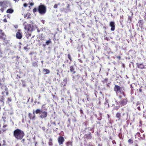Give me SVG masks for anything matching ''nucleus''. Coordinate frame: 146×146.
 <instances>
[{"instance_id": "nucleus-8", "label": "nucleus", "mask_w": 146, "mask_h": 146, "mask_svg": "<svg viewBox=\"0 0 146 146\" xmlns=\"http://www.w3.org/2000/svg\"><path fill=\"white\" fill-rule=\"evenodd\" d=\"M128 102V99L127 98L122 99L119 102V103L121 106L126 105Z\"/></svg>"}, {"instance_id": "nucleus-21", "label": "nucleus", "mask_w": 146, "mask_h": 146, "mask_svg": "<svg viewBox=\"0 0 146 146\" xmlns=\"http://www.w3.org/2000/svg\"><path fill=\"white\" fill-rule=\"evenodd\" d=\"M29 5H30L29 6V9H31V7L33 6L34 5V3L33 2H31L29 1L28 3Z\"/></svg>"}, {"instance_id": "nucleus-52", "label": "nucleus", "mask_w": 146, "mask_h": 146, "mask_svg": "<svg viewBox=\"0 0 146 146\" xmlns=\"http://www.w3.org/2000/svg\"><path fill=\"white\" fill-rule=\"evenodd\" d=\"M79 61L80 63H82V61L81 59H79Z\"/></svg>"}, {"instance_id": "nucleus-13", "label": "nucleus", "mask_w": 146, "mask_h": 146, "mask_svg": "<svg viewBox=\"0 0 146 146\" xmlns=\"http://www.w3.org/2000/svg\"><path fill=\"white\" fill-rule=\"evenodd\" d=\"M116 117L118 118V120H120L121 119V113L119 112H117L116 113L115 115Z\"/></svg>"}, {"instance_id": "nucleus-32", "label": "nucleus", "mask_w": 146, "mask_h": 146, "mask_svg": "<svg viewBox=\"0 0 146 146\" xmlns=\"http://www.w3.org/2000/svg\"><path fill=\"white\" fill-rule=\"evenodd\" d=\"M87 146H95L94 145H93L91 142H89Z\"/></svg>"}, {"instance_id": "nucleus-59", "label": "nucleus", "mask_w": 146, "mask_h": 146, "mask_svg": "<svg viewBox=\"0 0 146 146\" xmlns=\"http://www.w3.org/2000/svg\"><path fill=\"white\" fill-rule=\"evenodd\" d=\"M139 91L141 92H142V90L141 89H139Z\"/></svg>"}, {"instance_id": "nucleus-48", "label": "nucleus", "mask_w": 146, "mask_h": 146, "mask_svg": "<svg viewBox=\"0 0 146 146\" xmlns=\"http://www.w3.org/2000/svg\"><path fill=\"white\" fill-rule=\"evenodd\" d=\"M1 101L3 102V100H4V99L3 98V96L2 97V98H1Z\"/></svg>"}, {"instance_id": "nucleus-4", "label": "nucleus", "mask_w": 146, "mask_h": 146, "mask_svg": "<svg viewBox=\"0 0 146 146\" xmlns=\"http://www.w3.org/2000/svg\"><path fill=\"white\" fill-rule=\"evenodd\" d=\"M35 113L36 114H39V117L42 119L45 118L48 115L47 112L45 111H43L39 109H36Z\"/></svg>"}, {"instance_id": "nucleus-41", "label": "nucleus", "mask_w": 146, "mask_h": 146, "mask_svg": "<svg viewBox=\"0 0 146 146\" xmlns=\"http://www.w3.org/2000/svg\"><path fill=\"white\" fill-rule=\"evenodd\" d=\"M3 21L5 23H6L7 22V21L6 19H4L3 20Z\"/></svg>"}, {"instance_id": "nucleus-44", "label": "nucleus", "mask_w": 146, "mask_h": 146, "mask_svg": "<svg viewBox=\"0 0 146 146\" xmlns=\"http://www.w3.org/2000/svg\"><path fill=\"white\" fill-rule=\"evenodd\" d=\"M140 104V103L139 102H137L136 103V106H137L138 105H139Z\"/></svg>"}, {"instance_id": "nucleus-6", "label": "nucleus", "mask_w": 146, "mask_h": 146, "mask_svg": "<svg viewBox=\"0 0 146 146\" xmlns=\"http://www.w3.org/2000/svg\"><path fill=\"white\" fill-rule=\"evenodd\" d=\"M36 27V25L31 21L28 24V31H32L35 30Z\"/></svg>"}, {"instance_id": "nucleus-57", "label": "nucleus", "mask_w": 146, "mask_h": 146, "mask_svg": "<svg viewBox=\"0 0 146 146\" xmlns=\"http://www.w3.org/2000/svg\"><path fill=\"white\" fill-rule=\"evenodd\" d=\"M6 94L7 95H8L9 94L8 92L7 91L6 93Z\"/></svg>"}, {"instance_id": "nucleus-40", "label": "nucleus", "mask_w": 146, "mask_h": 146, "mask_svg": "<svg viewBox=\"0 0 146 146\" xmlns=\"http://www.w3.org/2000/svg\"><path fill=\"white\" fill-rule=\"evenodd\" d=\"M80 112L81 114H83V112L82 111V110L81 109L80 110Z\"/></svg>"}, {"instance_id": "nucleus-2", "label": "nucleus", "mask_w": 146, "mask_h": 146, "mask_svg": "<svg viewBox=\"0 0 146 146\" xmlns=\"http://www.w3.org/2000/svg\"><path fill=\"white\" fill-rule=\"evenodd\" d=\"M13 135L17 140L22 139L25 135L24 132L19 129H16L13 132Z\"/></svg>"}, {"instance_id": "nucleus-29", "label": "nucleus", "mask_w": 146, "mask_h": 146, "mask_svg": "<svg viewBox=\"0 0 146 146\" xmlns=\"http://www.w3.org/2000/svg\"><path fill=\"white\" fill-rule=\"evenodd\" d=\"M67 78H65L63 80V81L65 83V84H64V86H66V84L67 83Z\"/></svg>"}, {"instance_id": "nucleus-33", "label": "nucleus", "mask_w": 146, "mask_h": 146, "mask_svg": "<svg viewBox=\"0 0 146 146\" xmlns=\"http://www.w3.org/2000/svg\"><path fill=\"white\" fill-rule=\"evenodd\" d=\"M58 7V5L57 4H55L54 6V8H56Z\"/></svg>"}, {"instance_id": "nucleus-63", "label": "nucleus", "mask_w": 146, "mask_h": 146, "mask_svg": "<svg viewBox=\"0 0 146 146\" xmlns=\"http://www.w3.org/2000/svg\"><path fill=\"white\" fill-rule=\"evenodd\" d=\"M6 129H3V132H5V131H6Z\"/></svg>"}, {"instance_id": "nucleus-27", "label": "nucleus", "mask_w": 146, "mask_h": 146, "mask_svg": "<svg viewBox=\"0 0 146 146\" xmlns=\"http://www.w3.org/2000/svg\"><path fill=\"white\" fill-rule=\"evenodd\" d=\"M68 59L70 60V62H71L72 61V58L70 55L69 54H68Z\"/></svg>"}, {"instance_id": "nucleus-28", "label": "nucleus", "mask_w": 146, "mask_h": 146, "mask_svg": "<svg viewBox=\"0 0 146 146\" xmlns=\"http://www.w3.org/2000/svg\"><path fill=\"white\" fill-rule=\"evenodd\" d=\"M138 23L140 24L141 25H142L143 24V20H139Z\"/></svg>"}, {"instance_id": "nucleus-3", "label": "nucleus", "mask_w": 146, "mask_h": 146, "mask_svg": "<svg viewBox=\"0 0 146 146\" xmlns=\"http://www.w3.org/2000/svg\"><path fill=\"white\" fill-rule=\"evenodd\" d=\"M92 132V133H93L94 132V129L93 128L88 127L85 128V132L86 133L84 136L86 139H91L92 138V136L91 134V132L90 131Z\"/></svg>"}, {"instance_id": "nucleus-42", "label": "nucleus", "mask_w": 146, "mask_h": 146, "mask_svg": "<svg viewBox=\"0 0 146 146\" xmlns=\"http://www.w3.org/2000/svg\"><path fill=\"white\" fill-rule=\"evenodd\" d=\"M23 6L24 7H27V3H25L23 4Z\"/></svg>"}, {"instance_id": "nucleus-25", "label": "nucleus", "mask_w": 146, "mask_h": 146, "mask_svg": "<svg viewBox=\"0 0 146 146\" xmlns=\"http://www.w3.org/2000/svg\"><path fill=\"white\" fill-rule=\"evenodd\" d=\"M128 142L129 143L131 144H132L133 142L132 139H129L128 141Z\"/></svg>"}, {"instance_id": "nucleus-54", "label": "nucleus", "mask_w": 146, "mask_h": 146, "mask_svg": "<svg viewBox=\"0 0 146 146\" xmlns=\"http://www.w3.org/2000/svg\"><path fill=\"white\" fill-rule=\"evenodd\" d=\"M102 144H98V146H102Z\"/></svg>"}, {"instance_id": "nucleus-19", "label": "nucleus", "mask_w": 146, "mask_h": 146, "mask_svg": "<svg viewBox=\"0 0 146 146\" xmlns=\"http://www.w3.org/2000/svg\"><path fill=\"white\" fill-rule=\"evenodd\" d=\"M66 146H72V141H68L66 143Z\"/></svg>"}, {"instance_id": "nucleus-23", "label": "nucleus", "mask_w": 146, "mask_h": 146, "mask_svg": "<svg viewBox=\"0 0 146 146\" xmlns=\"http://www.w3.org/2000/svg\"><path fill=\"white\" fill-rule=\"evenodd\" d=\"M51 43V39H49L46 42V44L47 45H49V44Z\"/></svg>"}, {"instance_id": "nucleus-60", "label": "nucleus", "mask_w": 146, "mask_h": 146, "mask_svg": "<svg viewBox=\"0 0 146 146\" xmlns=\"http://www.w3.org/2000/svg\"><path fill=\"white\" fill-rule=\"evenodd\" d=\"M106 86H107L108 87H109V86H110L108 84H107L106 85Z\"/></svg>"}, {"instance_id": "nucleus-5", "label": "nucleus", "mask_w": 146, "mask_h": 146, "mask_svg": "<svg viewBox=\"0 0 146 146\" xmlns=\"http://www.w3.org/2000/svg\"><path fill=\"white\" fill-rule=\"evenodd\" d=\"M114 91L117 94L118 93H120L122 94L124 97H125L126 95L124 92L122 90V87H121L118 85H115L114 87Z\"/></svg>"}, {"instance_id": "nucleus-17", "label": "nucleus", "mask_w": 146, "mask_h": 146, "mask_svg": "<svg viewBox=\"0 0 146 146\" xmlns=\"http://www.w3.org/2000/svg\"><path fill=\"white\" fill-rule=\"evenodd\" d=\"M48 144L50 146H52L53 145V139L52 138H50L49 139Z\"/></svg>"}, {"instance_id": "nucleus-43", "label": "nucleus", "mask_w": 146, "mask_h": 146, "mask_svg": "<svg viewBox=\"0 0 146 146\" xmlns=\"http://www.w3.org/2000/svg\"><path fill=\"white\" fill-rule=\"evenodd\" d=\"M42 129L44 131L45 130V127H42Z\"/></svg>"}, {"instance_id": "nucleus-7", "label": "nucleus", "mask_w": 146, "mask_h": 146, "mask_svg": "<svg viewBox=\"0 0 146 146\" xmlns=\"http://www.w3.org/2000/svg\"><path fill=\"white\" fill-rule=\"evenodd\" d=\"M0 39L3 40L4 42L6 39V35L1 29H0Z\"/></svg>"}, {"instance_id": "nucleus-31", "label": "nucleus", "mask_w": 146, "mask_h": 146, "mask_svg": "<svg viewBox=\"0 0 146 146\" xmlns=\"http://www.w3.org/2000/svg\"><path fill=\"white\" fill-rule=\"evenodd\" d=\"M3 4H4V3H3V2H1L0 3V7H2L3 6H4V5H3Z\"/></svg>"}, {"instance_id": "nucleus-38", "label": "nucleus", "mask_w": 146, "mask_h": 146, "mask_svg": "<svg viewBox=\"0 0 146 146\" xmlns=\"http://www.w3.org/2000/svg\"><path fill=\"white\" fill-rule=\"evenodd\" d=\"M10 102H11L12 101V99L11 98H9L7 99Z\"/></svg>"}, {"instance_id": "nucleus-24", "label": "nucleus", "mask_w": 146, "mask_h": 146, "mask_svg": "<svg viewBox=\"0 0 146 146\" xmlns=\"http://www.w3.org/2000/svg\"><path fill=\"white\" fill-rule=\"evenodd\" d=\"M104 105L105 106H106L107 107H109V104L107 101V100H106L105 102L104 103Z\"/></svg>"}, {"instance_id": "nucleus-14", "label": "nucleus", "mask_w": 146, "mask_h": 146, "mask_svg": "<svg viewBox=\"0 0 146 146\" xmlns=\"http://www.w3.org/2000/svg\"><path fill=\"white\" fill-rule=\"evenodd\" d=\"M35 111L33 112V114L29 113V116L31 119H35Z\"/></svg>"}, {"instance_id": "nucleus-62", "label": "nucleus", "mask_w": 146, "mask_h": 146, "mask_svg": "<svg viewBox=\"0 0 146 146\" xmlns=\"http://www.w3.org/2000/svg\"><path fill=\"white\" fill-rule=\"evenodd\" d=\"M113 144H114V143H115V144H116V143L115 141H113Z\"/></svg>"}, {"instance_id": "nucleus-55", "label": "nucleus", "mask_w": 146, "mask_h": 146, "mask_svg": "<svg viewBox=\"0 0 146 146\" xmlns=\"http://www.w3.org/2000/svg\"><path fill=\"white\" fill-rule=\"evenodd\" d=\"M53 124L54 125H56V123L55 122H54L53 123Z\"/></svg>"}, {"instance_id": "nucleus-51", "label": "nucleus", "mask_w": 146, "mask_h": 146, "mask_svg": "<svg viewBox=\"0 0 146 146\" xmlns=\"http://www.w3.org/2000/svg\"><path fill=\"white\" fill-rule=\"evenodd\" d=\"M137 134L139 136L140 135V133L139 132H138V133H137Z\"/></svg>"}, {"instance_id": "nucleus-16", "label": "nucleus", "mask_w": 146, "mask_h": 146, "mask_svg": "<svg viewBox=\"0 0 146 146\" xmlns=\"http://www.w3.org/2000/svg\"><path fill=\"white\" fill-rule=\"evenodd\" d=\"M75 68L74 66H71L70 67V70L71 72H72L74 74L76 73V71L74 70Z\"/></svg>"}, {"instance_id": "nucleus-39", "label": "nucleus", "mask_w": 146, "mask_h": 146, "mask_svg": "<svg viewBox=\"0 0 146 146\" xmlns=\"http://www.w3.org/2000/svg\"><path fill=\"white\" fill-rule=\"evenodd\" d=\"M86 99L88 101H89L90 100V98H89V95L87 96V97H86Z\"/></svg>"}, {"instance_id": "nucleus-50", "label": "nucleus", "mask_w": 146, "mask_h": 146, "mask_svg": "<svg viewBox=\"0 0 146 146\" xmlns=\"http://www.w3.org/2000/svg\"><path fill=\"white\" fill-rule=\"evenodd\" d=\"M27 48V46H25V47H24V49L25 50H26Z\"/></svg>"}, {"instance_id": "nucleus-58", "label": "nucleus", "mask_w": 146, "mask_h": 146, "mask_svg": "<svg viewBox=\"0 0 146 146\" xmlns=\"http://www.w3.org/2000/svg\"><path fill=\"white\" fill-rule=\"evenodd\" d=\"M72 78H73V80H75V77L74 76H73V77H72Z\"/></svg>"}, {"instance_id": "nucleus-64", "label": "nucleus", "mask_w": 146, "mask_h": 146, "mask_svg": "<svg viewBox=\"0 0 146 146\" xmlns=\"http://www.w3.org/2000/svg\"><path fill=\"white\" fill-rule=\"evenodd\" d=\"M25 29H27V27L26 26H25Z\"/></svg>"}, {"instance_id": "nucleus-18", "label": "nucleus", "mask_w": 146, "mask_h": 146, "mask_svg": "<svg viewBox=\"0 0 146 146\" xmlns=\"http://www.w3.org/2000/svg\"><path fill=\"white\" fill-rule=\"evenodd\" d=\"M13 12L14 10L11 8L8 9L6 11V12L7 13H9L11 14L13 13Z\"/></svg>"}, {"instance_id": "nucleus-56", "label": "nucleus", "mask_w": 146, "mask_h": 146, "mask_svg": "<svg viewBox=\"0 0 146 146\" xmlns=\"http://www.w3.org/2000/svg\"><path fill=\"white\" fill-rule=\"evenodd\" d=\"M27 14H26L24 16V18H25L26 17H27Z\"/></svg>"}, {"instance_id": "nucleus-34", "label": "nucleus", "mask_w": 146, "mask_h": 146, "mask_svg": "<svg viewBox=\"0 0 146 146\" xmlns=\"http://www.w3.org/2000/svg\"><path fill=\"white\" fill-rule=\"evenodd\" d=\"M104 39L107 40V41H108L110 40L107 37H104Z\"/></svg>"}, {"instance_id": "nucleus-47", "label": "nucleus", "mask_w": 146, "mask_h": 146, "mask_svg": "<svg viewBox=\"0 0 146 146\" xmlns=\"http://www.w3.org/2000/svg\"><path fill=\"white\" fill-rule=\"evenodd\" d=\"M7 124L4 125H3V128H5V127H7Z\"/></svg>"}, {"instance_id": "nucleus-35", "label": "nucleus", "mask_w": 146, "mask_h": 146, "mask_svg": "<svg viewBox=\"0 0 146 146\" xmlns=\"http://www.w3.org/2000/svg\"><path fill=\"white\" fill-rule=\"evenodd\" d=\"M139 123L140 125H139V126H141L142 125V121L141 120L139 121Z\"/></svg>"}, {"instance_id": "nucleus-37", "label": "nucleus", "mask_w": 146, "mask_h": 146, "mask_svg": "<svg viewBox=\"0 0 146 146\" xmlns=\"http://www.w3.org/2000/svg\"><path fill=\"white\" fill-rule=\"evenodd\" d=\"M80 77V75L79 74H77L76 75V77L77 78V79L78 80L79 79Z\"/></svg>"}, {"instance_id": "nucleus-9", "label": "nucleus", "mask_w": 146, "mask_h": 146, "mask_svg": "<svg viewBox=\"0 0 146 146\" xmlns=\"http://www.w3.org/2000/svg\"><path fill=\"white\" fill-rule=\"evenodd\" d=\"M64 141V138L62 136H60L58 138V141L59 145H62Z\"/></svg>"}, {"instance_id": "nucleus-53", "label": "nucleus", "mask_w": 146, "mask_h": 146, "mask_svg": "<svg viewBox=\"0 0 146 146\" xmlns=\"http://www.w3.org/2000/svg\"><path fill=\"white\" fill-rule=\"evenodd\" d=\"M119 98L120 99L121 98H122V96L121 95H119Z\"/></svg>"}, {"instance_id": "nucleus-61", "label": "nucleus", "mask_w": 146, "mask_h": 146, "mask_svg": "<svg viewBox=\"0 0 146 146\" xmlns=\"http://www.w3.org/2000/svg\"><path fill=\"white\" fill-rule=\"evenodd\" d=\"M68 121L70 123V119H68Z\"/></svg>"}, {"instance_id": "nucleus-46", "label": "nucleus", "mask_w": 146, "mask_h": 146, "mask_svg": "<svg viewBox=\"0 0 146 146\" xmlns=\"http://www.w3.org/2000/svg\"><path fill=\"white\" fill-rule=\"evenodd\" d=\"M117 58H118V59H119V60L121 58V56H118L117 57Z\"/></svg>"}, {"instance_id": "nucleus-45", "label": "nucleus", "mask_w": 146, "mask_h": 146, "mask_svg": "<svg viewBox=\"0 0 146 146\" xmlns=\"http://www.w3.org/2000/svg\"><path fill=\"white\" fill-rule=\"evenodd\" d=\"M137 109H138V110L139 111H141V108H140V106H138V107H137Z\"/></svg>"}, {"instance_id": "nucleus-1", "label": "nucleus", "mask_w": 146, "mask_h": 146, "mask_svg": "<svg viewBox=\"0 0 146 146\" xmlns=\"http://www.w3.org/2000/svg\"><path fill=\"white\" fill-rule=\"evenodd\" d=\"M37 11H38L40 15H44L46 11V6L44 5H40L38 6L37 9L35 7L33 10L34 13H35Z\"/></svg>"}, {"instance_id": "nucleus-22", "label": "nucleus", "mask_w": 146, "mask_h": 146, "mask_svg": "<svg viewBox=\"0 0 146 146\" xmlns=\"http://www.w3.org/2000/svg\"><path fill=\"white\" fill-rule=\"evenodd\" d=\"M7 8V6L6 5H4L3 7H1V8L0 9V11L2 13L4 11L5 9Z\"/></svg>"}, {"instance_id": "nucleus-12", "label": "nucleus", "mask_w": 146, "mask_h": 146, "mask_svg": "<svg viewBox=\"0 0 146 146\" xmlns=\"http://www.w3.org/2000/svg\"><path fill=\"white\" fill-rule=\"evenodd\" d=\"M137 67L139 68L142 69L144 68V67L142 64H139L138 63H137L136 64Z\"/></svg>"}, {"instance_id": "nucleus-15", "label": "nucleus", "mask_w": 146, "mask_h": 146, "mask_svg": "<svg viewBox=\"0 0 146 146\" xmlns=\"http://www.w3.org/2000/svg\"><path fill=\"white\" fill-rule=\"evenodd\" d=\"M42 71L44 72V74H48L50 73V70H49L46 69H43Z\"/></svg>"}, {"instance_id": "nucleus-30", "label": "nucleus", "mask_w": 146, "mask_h": 146, "mask_svg": "<svg viewBox=\"0 0 146 146\" xmlns=\"http://www.w3.org/2000/svg\"><path fill=\"white\" fill-rule=\"evenodd\" d=\"M33 65L34 66H38L37 63L36 62H34L33 64Z\"/></svg>"}, {"instance_id": "nucleus-20", "label": "nucleus", "mask_w": 146, "mask_h": 146, "mask_svg": "<svg viewBox=\"0 0 146 146\" xmlns=\"http://www.w3.org/2000/svg\"><path fill=\"white\" fill-rule=\"evenodd\" d=\"M1 87L3 89L4 88H5V90L6 91H7L8 90V89L5 86L2 84H0Z\"/></svg>"}, {"instance_id": "nucleus-49", "label": "nucleus", "mask_w": 146, "mask_h": 146, "mask_svg": "<svg viewBox=\"0 0 146 146\" xmlns=\"http://www.w3.org/2000/svg\"><path fill=\"white\" fill-rule=\"evenodd\" d=\"M17 78H21L20 76H19L18 75H17Z\"/></svg>"}, {"instance_id": "nucleus-11", "label": "nucleus", "mask_w": 146, "mask_h": 146, "mask_svg": "<svg viewBox=\"0 0 146 146\" xmlns=\"http://www.w3.org/2000/svg\"><path fill=\"white\" fill-rule=\"evenodd\" d=\"M109 25L111 27V30L112 31H114L115 29V25L114 22L113 21L110 22Z\"/></svg>"}, {"instance_id": "nucleus-10", "label": "nucleus", "mask_w": 146, "mask_h": 146, "mask_svg": "<svg viewBox=\"0 0 146 146\" xmlns=\"http://www.w3.org/2000/svg\"><path fill=\"white\" fill-rule=\"evenodd\" d=\"M16 36L17 38L20 39L22 37L21 33L20 32V30H19L18 31L17 33Z\"/></svg>"}, {"instance_id": "nucleus-26", "label": "nucleus", "mask_w": 146, "mask_h": 146, "mask_svg": "<svg viewBox=\"0 0 146 146\" xmlns=\"http://www.w3.org/2000/svg\"><path fill=\"white\" fill-rule=\"evenodd\" d=\"M108 79L107 78H106L102 81L103 83H107V82Z\"/></svg>"}, {"instance_id": "nucleus-36", "label": "nucleus", "mask_w": 146, "mask_h": 146, "mask_svg": "<svg viewBox=\"0 0 146 146\" xmlns=\"http://www.w3.org/2000/svg\"><path fill=\"white\" fill-rule=\"evenodd\" d=\"M119 107H117V106H115L114 107V109L115 110H117L118 109H119Z\"/></svg>"}]
</instances>
